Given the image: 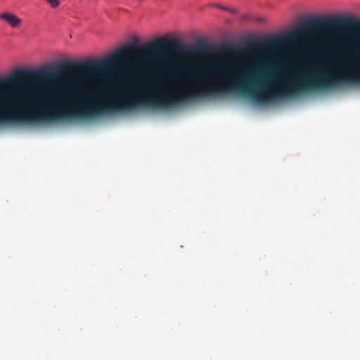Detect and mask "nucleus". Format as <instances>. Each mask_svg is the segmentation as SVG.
Returning a JSON list of instances; mask_svg holds the SVG:
<instances>
[{
  "mask_svg": "<svg viewBox=\"0 0 360 360\" xmlns=\"http://www.w3.org/2000/svg\"><path fill=\"white\" fill-rule=\"evenodd\" d=\"M0 125L6 124V78L0 79Z\"/></svg>",
  "mask_w": 360,
  "mask_h": 360,
  "instance_id": "nucleus-1",
  "label": "nucleus"
},
{
  "mask_svg": "<svg viewBox=\"0 0 360 360\" xmlns=\"http://www.w3.org/2000/svg\"><path fill=\"white\" fill-rule=\"evenodd\" d=\"M0 19L6 21L12 27H18L22 24V20L16 15L11 13L1 14Z\"/></svg>",
  "mask_w": 360,
  "mask_h": 360,
  "instance_id": "nucleus-2",
  "label": "nucleus"
},
{
  "mask_svg": "<svg viewBox=\"0 0 360 360\" xmlns=\"http://www.w3.org/2000/svg\"><path fill=\"white\" fill-rule=\"evenodd\" d=\"M255 46L261 49H271L276 48V37L265 38L259 40Z\"/></svg>",
  "mask_w": 360,
  "mask_h": 360,
  "instance_id": "nucleus-3",
  "label": "nucleus"
},
{
  "mask_svg": "<svg viewBox=\"0 0 360 360\" xmlns=\"http://www.w3.org/2000/svg\"><path fill=\"white\" fill-rule=\"evenodd\" d=\"M46 1L50 4L52 8H57L60 5L59 0H46Z\"/></svg>",
  "mask_w": 360,
  "mask_h": 360,
  "instance_id": "nucleus-4",
  "label": "nucleus"
}]
</instances>
